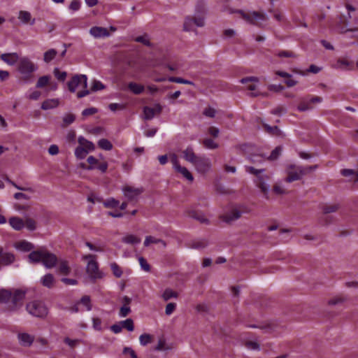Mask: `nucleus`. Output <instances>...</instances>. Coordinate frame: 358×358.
Here are the masks:
<instances>
[{
	"label": "nucleus",
	"mask_w": 358,
	"mask_h": 358,
	"mask_svg": "<svg viewBox=\"0 0 358 358\" xmlns=\"http://www.w3.org/2000/svg\"><path fill=\"white\" fill-rule=\"evenodd\" d=\"M68 89L71 92H75L77 89H82L77 94L78 98H83L90 94L87 87V77L86 75H76L67 83Z\"/></svg>",
	"instance_id": "f257e3e1"
},
{
	"label": "nucleus",
	"mask_w": 358,
	"mask_h": 358,
	"mask_svg": "<svg viewBox=\"0 0 358 358\" xmlns=\"http://www.w3.org/2000/svg\"><path fill=\"white\" fill-rule=\"evenodd\" d=\"M38 66L28 57H23L19 59L17 70L24 80H28L31 75L37 71Z\"/></svg>",
	"instance_id": "f03ea898"
},
{
	"label": "nucleus",
	"mask_w": 358,
	"mask_h": 358,
	"mask_svg": "<svg viewBox=\"0 0 358 358\" xmlns=\"http://www.w3.org/2000/svg\"><path fill=\"white\" fill-rule=\"evenodd\" d=\"M83 258L87 261L86 271L90 278L96 280L101 278L103 276V273L99 269L95 255H85Z\"/></svg>",
	"instance_id": "7ed1b4c3"
},
{
	"label": "nucleus",
	"mask_w": 358,
	"mask_h": 358,
	"mask_svg": "<svg viewBox=\"0 0 358 358\" xmlns=\"http://www.w3.org/2000/svg\"><path fill=\"white\" fill-rule=\"evenodd\" d=\"M26 309L32 316L36 317H44L48 315V308L41 301H33L29 303Z\"/></svg>",
	"instance_id": "20e7f679"
},
{
	"label": "nucleus",
	"mask_w": 358,
	"mask_h": 358,
	"mask_svg": "<svg viewBox=\"0 0 358 358\" xmlns=\"http://www.w3.org/2000/svg\"><path fill=\"white\" fill-rule=\"evenodd\" d=\"M313 170V167H296L290 166L287 171L288 176L285 179V182H292L295 180H300L308 172Z\"/></svg>",
	"instance_id": "39448f33"
},
{
	"label": "nucleus",
	"mask_w": 358,
	"mask_h": 358,
	"mask_svg": "<svg viewBox=\"0 0 358 358\" xmlns=\"http://www.w3.org/2000/svg\"><path fill=\"white\" fill-rule=\"evenodd\" d=\"M205 24V17L194 15V17L187 16L185 18L183 29L186 31L193 30L194 27H202Z\"/></svg>",
	"instance_id": "423d86ee"
},
{
	"label": "nucleus",
	"mask_w": 358,
	"mask_h": 358,
	"mask_svg": "<svg viewBox=\"0 0 358 358\" xmlns=\"http://www.w3.org/2000/svg\"><path fill=\"white\" fill-rule=\"evenodd\" d=\"M193 166L198 173H206L211 170L212 163L210 159L205 156H199Z\"/></svg>",
	"instance_id": "0eeeda50"
},
{
	"label": "nucleus",
	"mask_w": 358,
	"mask_h": 358,
	"mask_svg": "<svg viewBox=\"0 0 358 358\" xmlns=\"http://www.w3.org/2000/svg\"><path fill=\"white\" fill-rule=\"evenodd\" d=\"M122 192L126 199L129 201H134L137 199L139 195L143 192V189L126 186L122 188Z\"/></svg>",
	"instance_id": "6e6552de"
},
{
	"label": "nucleus",
	"mask_w": 358,
	"mask_h": 358,
	"mask_svg": "<svg viewBox=\"0 0 358 358\" xmlns=\"http://www.w3.org/2000/svg\"><path fill=\"white\" fill-rule=\"evenodd\" d=\"M245 169L248 173L253 174L257 177V179L255 180V183L269 180L268 176L264 173L265 171L263 169H257L252 166H246Z\"/></svg>",
	"instance_id": "1a4fd4ad"
},
{
	"label": "nucleus",
	"mask_w": 358,
	"mask_h": 358,
	"mask_svg": "<svg viewBox=\"0 0 358 358\" xmlns=\"http://www.w3.org/2000/svg\"><path fill=\"white\" fill-rule=\"evenodd\" d=\"M240 82L243 84H246L248 83H250L247 85V89L251 92L252 96H257L258 94L255 92L256 90L257 89V83H259V79L257 77L251 76V77H247L242 78Z\"/></svg>",
	"instance_id": "9d476101"
},
{
	"label": "nucleus",
	"mask_w": 358,
	"mask_h": 358,
	"mask_svg": "<svg viewBox=\"0 0 358 358\" xmlns=\"http://www.w3.org/2000/svg\"><path fill=\"white\" fill-rule=\"evenodd\" d=\"M43 255H44L43 256L41 262L43 263L45 267L49 268H52L56 265L57 258L54 254L50 253L47 250H44Z\"/></svg>",
	"instance_id": "9b49d317"
},
{
	"label": "nucleus",
	"mask_w": 358,
	"mask_h": 358,
	"mask_svg": "<svg viewBox=\"0 0 358 358\" xmlns=\"http://www.w3.org/2000/svg\"><path fill=\"white\" fill-rule=\"evenodd\" d=\"M241 14V16L248 22L252 23L253 20H265V15L258 12H252L250 15L245 13L243 10H238L236 11Z\"/></svg>",
	"instance_id": "f8f14e48"
},
{
	"label": "nucleus",
	"mask_w": 358,
	"mask_h": 358,
	"mask_svg": "<svg viewBox=\"0 0 358 358\" xmlns=\"http://www.w3.org/2000/svg\"><path fill=\"white\" fill-rule=\"evenodd\" d=\"M19 343L24 347H29L34 341V336L27 333H19L17 334Z\"/></svg>",
	"instance_id": "ddd939ff"
},
{
	"label": "nucleus",
	"mask_w": 358,
	"mask_h": 358,
	"mask_svg": "<svg viewBox=\"0 0 358 358\" xmlns=\"http://www.w3.org/2000/svg\"><path fill=\"white\" fill-rule=\"evenodd\" d=\"M183 158L188 162L191 163L192 165L194 164L196 161L198 159L199 156H197L194 152V149L192 146H188L182 152Z\"/></svg>",
	"instance_id": "4468645a"
},
{
	"label": "nucleus",
	"mask_w": 358,
	"mask_h": 358,
	"mask_svg": "<svg viewBox=\"0 0 358 358\" xmlns=\"http://www.w3.org/2000/svg\"><path fill=\"white\" fill-rule=\"evenodd\" d=\"M268 182V180H264L255 183L260 192L263 194L264 199L266 201L270 200V185Z\"/></svg>",
	"instance_id": "2eb2a0df"
},
{
	"label": "nucleus",
	"mask_w": 358,
	"mask_h": 358,
	"mask_svg": "<svg viewBox=\"0 0 358 358\" xmlns=\"http://www.w3.org/2000/svg\"><path fill=\"white\" fill-rule=\"evenodd\" d=\"M1 59L7 64L10 66L15 65L17 62H19V55L16 52L3 53L1 55Z\"/></svg>",
	"instance_id": "dca6fc26"
},
{
	"label": "nucleus",
	"mask_w": 358,
	"mask_h": 358,
	"mask_svg": "<svg viewBox=\"0 0 358 358\" xmlns=\"http://www.w3.org/2000/svg\"><path fill=\"white\" fill-rule=\"evenodd\" d=\"M90 34L94 38H103L109 36L107 29L101 27H92L90 29Z\"/></svg>",
	"instance_id": "f3484780"
},
{
	"label": "nucleus",
	"mask_w": 358,
	"mask_h": 358,
	"mask_svg": "<svg viewBox=\"0 0 358 358\" xmlns=\"http://www.w3.org/2000/svg\"><path fill=\"white\" fill-rule=\"evenodd\" d=\"M18 19L23 24L29 23L31 25L34 24L36 20L31 17V15L29 11L20 10L18 13Z\"/></svg>",
	"instance_id": "a211bd4d"
},
{
	"label": "nucleus",
	"mask_w": 358,
	"mask_h": 358,
	"mask_svg": "<svg viewBox=\"0 0 358 358\" xmlns=\"http://www.w3.org/2000/svg\"><path fill=\"white\" fill-rule=\"evenodd\" d=\"M78 142L79 145L83 147V148L88 152H92L95 150V145L82 136L78 138Z\"/></svg>",
	"instance_id": "6ab92c4d"
},
{
	"label": "nucleus",
	"mask_w": 358,
	"mask_h": 358,
	"mask_svg": "<svg viewBox=\"0 0 358 358\" xmlns=\"http://www.w3.org/2000/svg\"><path fill=\"white\" fill-rule=\"evenodd\" d=\"M161 110L162 108L159 104L156 106V110L155 108L145 106L143 108L144 118L145 120H151L155 117L156 111L157 113H159Z\"/></svg>",
	"instance_id": "aec40b11"
},
{
	"label": "nucleus",
	"mask_w": 358,
	"mask_h": 358,
	"mask_svg": "<svg viewBox=\"0 0 358 358\" xmlns=\"http://www.w3.org/2000/svg\"><path fill=\"white\" fill-rule=\"evenodd\" d=\"M8 222L10 227L16 231H20L24 227V222L22 218L18 217H10Z\"/></svg>",
	"instance_id": "412c9836"
},
{
	"label": "nucleus",
	"mask_w": 358,
	"mask_h": 358,
	"mask_svg": "<svg viewBox=\"0 0 358 358\" xmlns=\"http://www.w3.org/2000/svg\"><path fill=\"white\" fill-rule=\"evenodd\" d=\"M241 215V212L236 208L232 209L230 212L223 215V220L226 222H230L238 220Z\"/></svg>",
	"instance_id": "4be33fe9"
},
{
	"label": "nucleus",
	"mask_w": 358,
	"mask_h": 358,
	"mask_svg": "<svg viewBox=\"0 0 358 358\" xmlns=\"http://www.w3.org/2000/svg\"><path fill=\"white\" fill-rule=\"evenodd\" d=\"M44 250H39L31 252L29 256L28 259L30 263H38L42 262Z\"/></svg>",
	"instance_id": "5701e85b"
},
{
	"label": "nucleus",
	"mask_w": 358,
	"mask_h": 358,
	"mask_svg": "<svg viewBox=\"0 0 358 358\" xmlns=\"http://www.w3.org/2000/svg\"><path fill=\"white\" fill-rule=\"evenodd\" d=\"M176 172L180 173L185 179L192 182L194 180V177L191 172L185 166H178L174 169Z\"/></svg>",
	"instance_id": "b1692460"
},
{
	"label": "nucleus",
	"mask_w": 358,
	"mask_h": 358,
	"mask_svg": "<svg viewBox=\"0 0 358 358\" xmlns=\"http://www.w3.org/2000/svg\"><path fill=\"white\" fill-rule=\"evenodd\" d=\"M59 104V100L58 99H48L44 101L41 104V108L43 110H50L57 108Z\"/></svg>",
	"instance_id": "393cba45"
},
{
	"label": "nucleus",
	"mask_w": 358,
	"mask_h": 358,
	"mask_svg": "<svg viewBox=\"0 0 358 358\" xmlns=\"http://www.w3.org/2000/svg\"><path fill=\"white\" fill-rule=\"evenodd\" d=\"M14 246L17 250L22 252H29L34 248V245L27 241L17 242Z\"/></svg>",
	"instance_id": "a878e982"
},
{
	"label": "nucleus",
	"mask_w": 358,
	"mask_h": 358,
	"mask_svg": "<svg viewBox=\"0 0 358 358\" xmlns=\"http://www.w3.org/2000/svg\"><path fill=\"white\" fill-rule=\"evenodd\" d=\"M123 301H124V305L120 308V310L119 312V316L120 317H126L127 315H129V313L131 311L130 307L129 306L130 303L131 299L129 297L125 296L123 299Z\"/></svg>",
	"instance_id": "bb28decb"
},
{
	"label": "nucleus",
	"mask_w": 358,
	"mask_h": 358,
	"mask_svg": "<svg viewBox=\"0 0 358 358\" xmlns=\"http://www.w3.org/2000/svg\"><path fill=\"white\" fill-rule=\"evenodd\" d=\"M141 239L134 234H128L124 236L122 241L127 244L137 245L141 243Z\"/></svg>",
	"instance_id": "cd10ccee"
},
{
	"label": "nucleus",
	"mask_w": 358,
	"mask_h": 358,
	"mask_svg": "<svg viewBox=\"0 0 358 358\" xmlns=\"http://www.w3.org/2000/svg\"><path fill=\"white\" fill-rule=\"evenodd\" d=\"M15 260V256L12 253L3 252L0 255V262L3 265H9Z\"/></svg>",
	"instance_id": "c85d7f7f"
},
{
	"label": "nucleus",
	"mask_w": 358,
	"mask_h": 358,
	"mask_svg": "<svg viewBox=\"0 0 358 358\" xmlns=\"http://www.w3.org/2000/svg\"><path fill=\"white\" fill-rule=\"evenodd\" d=\"M207 13L206 6V3L203 1H199L197 2L195 10H194V14L196 15H200L202 17H206Z\"/></svg>",
	"instance_id": "c756f323"
},
{
	"label": "nucleus",
	"mask_w": 358,
	"mask_h": 358,
	"mask_svg": "<svg viewBox=\"0 0 358 358\" xmlns=\"http://www.w3.org/2000/svg\"><path fill=\"white\" fill-rule=\"evenodd\" d=\"M41 282L43 286L51 288L54 285L55 278L52 274L48 273L41 278Z\"/></svg>",
	"instance_id": "7c9ffc66"
},
{
	"label": "nucleus",
	"mask_w": 358,
	"mask_h": 358,
	"mask_svg": "<svg viewBox=\"0 0 358 358\" xmlns=\"http://www.w3.org/2000/svg\"><path fill=\"white\" fill-rule=\"evenodd\" d=\"M129 90L134 94H140L144 91V86L136 83L131 82L128 84Z\"/></svg>",
	"instance_id": "2f4dec72"
},
{
	"label": "nucleus",
	"mask_w": 358,
	"mask_h": 358,
	"mask_svg": "<svg viewBox=\"0 0 358 358\" xmlns=\"http://www.w3.org/2000/svg\"><path fill=\"white\" fill-rule=\"evenodd\" d=\"M25 296V292L22 290H15L12 294L11 300L15 306H17L18 302L21 301Z\"/></svg>",
	"instance_id": "473e14b6"
},
{
	"label": "nucleus",
	"mask_w": 358,
	"mask_h": 358,
	"mask_svg": "<svg viewBox=\"0 0 358 358\" xmlns=\"http://www.w3.org/2000/svg\"><path fill=\"white\" fill-rule=\"evenodd\" d=\"M97 144H98V146L103 150L109 151L113 149L112 143L108 139H106V138L100 139L98 141Z\"/></svg>",
	"instance_id": "72a5a7b5"
},
{
	"label": "nucleus",
	"mask_w": 358,
	"mask_h": 358,
	"mask_svg": "<svg viewBox=\"0 0 358 358\" xmlns=\"http://www.w3.org/2000/svg\"><path fill=\"white\" fill-rule=\"evenodd\" d=\"M338 203H329L327 204L322 208V212L324 214L331 213L337 211L339 209Z\"/></svg>",
	"instance_id": "f704fd0d"
},
{
	"label": "nucleus",
	"mask_w": 358,
	"mask_h": 358,
	"mask_svg": "<svg viewBox=\"0 0 358 358\" xmlns=\"http://www.w3.org/2000/svg\"><path fill=\"white\" fill-rule=\"evenodd\" d=\"M50 76H43L40 77L36 83V87L37 88H43L47 85L50 83Z\"/></svg>",
	"instance_id": "c9c22d12"
},
{
	"label": "nucleus",
	"mask_w": 358,
	"mask_h": 358,
	"mask_svg": "<svg viewBox=\"0 0 358 358\" xmlns=\"http://www.w3.org/2000/svg\"><path fill=\"white\" fill-rule=\"evenodd\" d=\"M162 243L164 247L166 246L165 242L164 241H162V239L156 238L151 236H148L145 237V239L144 241V245L148 247L151 243Z\"/></svg>",
	"instance_id": "e433bc0d"
},
{
	"label": "nucleus",
	"mask_w": 358,
	"mask_h": 358,
	"mask_svg": "<svg viewBox=\"0 0 358 358\" xmlns=\"http://www.w3.org/2000/svg\"><path fill=\"white\" fill-rule=\"evenodd\" d=\"M341 173L345 177H350L354 181L358 182V172H355L352 169H343Z\"/></svg>",
	"instance_id": "4c0bfd02"
},
{
	"label": "nucleus",
	"mask_w": 358,
	"mask_h": 358,
	"mask_svg": "<svg viewBox=\"0 0 358 358\" xmlns=\"http://www.w3.org/2000/svg\"><path fill=\"white\" fill-rule=\"evenodd\" d=\"M152 336L149 334H143L139 336V342L142 346H145L152 341Z\"/></svg>",
	"instance_id": "58836bf2"
},
{
	"label": "nucleus",
	"mask_w": 358,
	"mask_h": 358,
	"mask_svg": "<svg viewBox=\"0 0 358 358\" xmlns=\"http://www.w3.org/2000/svg\"><path fill=\"white\" fill-rule=\"evenodd\" d=\"M171 348L168 346L166 340L164 338H161L159 339L157 345L155 348V349L157 351H164L169 350Z\"/></svg>",
	"instance_id": "ea45409f"
},
{
	"label": "nucleus",
	"mask_w": 358,
	"mask_h": 358,
	"mask_svg": "<svg viewBox=\"0 0 358 358\" xmlns=\"http://www.w3.org/2000/svg\"><path fill=\"white\" fill-rule=\"evenodd\" d=\"M41 95L40 91L35 89H30L27 93V97L31 100H38Z\"/></svg>",
	"instance_id": "a19ab883"
},
{
	"label": "nucleus",
	"mask_w": 358,
	"mask_h": 358,
	"mask_svg": "<svg viewBox=\"0 0 358 358\" xmlns=\"http://www.w3.org/2000/svg\"><path fill=\"white\" fill-rule=\"evenodd\" d=\"M204 147L207 149L213 150L218 148L219 145L215 141L210 138H206L203 141Z\"/></svg>",
	"instance_id": "79ce46f5"
},
{
	"label": "nucleus",
	"mask_w": 358,
	"mask_h": 358,
	"mask_svg": "<svg viewBox=\"0 0 358 358\" xmlns=\"http://www.w3.org/2000/svg\"><path fill=\"white\" fill-rule=\"evenodd\" d=\"M12 293L6 289L0 291V302L6 303L11 299Z\"/></svg>",
	"instance_id": "37998d69"
},
{
	"label": "nucleus",
	"mask_w": 358,
	"mask_h": 358,
	"mask_svg": "<svg viewBox=\"0 0 358 358\" xmlns=\"http://www.w3.org/2000/svg\"><path fill=\"white\" fill-rule=\"evenodd\" d=\"M89 152H87L83 147L78 145L75 150V156L78 159H83L86 157Z\"/></svg>",
	"instance_id": "c03bdc74"
},
{
	"label": "nucleus",
	"mask_w": 358,
	"mask_h": 358,
	"mask_svg": "<svg viewBox=\"0 0 358 358\" xmlns=\"http://www.w3.org/2000/svg\"><path fill=\"white\" fill-rule=\"evenodd\" d=\"M62 120L63 126L65 127L72 124L76 120V116L72 113H66L64 115Z\"/></svg>",
	"instance_id": "a18cd8bd"
},
{
	"label": "nucleus",
	"mask_w": 358,
	"mask_h": 358,
	"mask_svg": "<svg viewBox=\"0 0 358 358\" xmlns=\"http://www.w3.org/2000/svg\"><path fill=\"white\" fill-rule=\"evenodd\" d=\"M57 54V52L55 49H50L44 53L43 59L45 62L48 63L55 57Z\"/></svg>",
	"instance_id": "49530a36"
},
{
	"label": "nucleus",
	"mask_w": 358,
	"mask_h": 358,
	"mask_svg": "<svg viewBox=\"0 0 358 358\" xmlns=\"http://www.w3.org/2000/svg\"><path fill=\"white\" fill-rule=\"evenodd\" d=\"M119 201L115 199L114 198H108L106 201H103V205L106 208H114L119 206Z\"/></svg>",
	"instance_id": "de8ad7c7"
},
{
	"label": "nucleus",
	"mask_w": 358,
	"mask_h": 358,
	"mask_svg": "<svg viewBox=\"0 0 358 358\" xmlns=\"http://www.w3.org/2000/svg\"><path fill=\"white\" fill-rule=\"evenodd\" d=\"M208 245L206 240H196L192 241L190 247L194 249H201L205 248Z\"/></svg>",
	"instance_id": "09e8293b"
},
{
	"label": "nucleus",
	"mask_w": 358,
	"mask_h": 358,
	"mask_svg": "<svg viewBox=\"0 0 358 358\" xmlns=\"http://www.w3.org/2000/svg\"><path fill=\"white\" fill-rule=\"evenodd\" d=\"M53 73L57 80L62 82L66 80L67 76V73L66 71H61L58 68L54 69Z\"/></svg>",
	"instance_id": "8fccbe9b"
},
{
	"label": "nucleus",
	"mask_w": 358,
	"mask_h": 358,
	"mask_svg": "<svg viewBox=\"0 0 358 358\" xmlns=\"http://www.w3.org/2000/svg\"><path fill=\"white\" fill-rule=\"evenodd\" d=\"M273 191L275 194L278 195L286 194L287 193L285 188L280 182H277L273 186Z\"/></svg>",
	"instance_id": "3c124183"
},
{
	"label": "nucleus",
	"mask_w": 358,
	"mask_h": 358,
	"mask_svg": "<svg viewBox=\"0 0 358 358\" xmlns=\"http://www.w3.org/2000/svg\"><path fill=\"white\" fill-rule=\"evenodd\" d=\"M178 296L177 293L171 289H166L162 294V298L164 301H168L171 298H176Z\"/></svg>",
	"instance_id": "603ef678"
},
{
	"label": "nucleus",
	"mask_w": 358,
	"mask_h": 358,
	"mask_svg": "<svg viewBox=\"0 0 358 358\" xmlns=\"http://www.w3.org/2000/svg\"><path fill=\"white\" fill-rule=\"evenodd\" d=\"M110 268L113 275L117 278H120L122 275V268L115 262L110 264Z\"/></svg>",
	"instance_id": "864d4df0"
},
{
	"label": "nucleus",
	"mask_w": 358,
	"mask_h": 358,
	"mask_svg": "<svg viewBox=\"0 0 358 358\" xmlns=\"http://www.w3.org/2000/svg\"><path fill=\"white\" fill-rule=\"evenodd\" d=\"M92 327L94 330L99 331H102L103 328L101 326V324H102L101 319H100L99 317H93L92 318Z\"/></svg>",
	"instance_id": "5fc2aeb1"
},
{
	"label": "nucleus",
	"mask_w": 358,
	"mask_h": 358,
	"mask_svg": "<svg viewBox=\"0 0 358 358\" xmlns=\"http://www.w3.org/2000/svg\"><path fill=\"white\" fill-rule=\"evenodd\" d=\"M122 324V329H127L129 331H134V322L131 319L129 318L124 321H121Z\"/></svg>",
	"instance_id": "6e6d98bb"
},
{
	"label": "nucleus",
	"mask_w": 358,
	"mask_h": 358,
	"mask_svg": "<svg viewBox=\"0 0 358 358\" xmlns=\"http://www.w3.org/2000/svg\"><path fill=\"white\" fill-rule=\"evenodd\" d=\"M136 42L141 43L146 46H150L151 43L150 42V38L147 34H144L143 36H137L135 39Z\"/></svg>",
	"instance_id": "4d7b16f0"
},
{
	"label": "nucleus",
	"mask_w": 358,
	"mask_h": 358,
	"mask_svg": "<svg viewBox=\"0 0 358 358\" xmlns=\"http://www.w3.org/2000/svg\"><path fill=\"white\" fill-rule=\"evenodd\" d=\"M105 88L104 85L99 80H94L92 83L91 91L96 92L99 90H103Z\"/></svg>",
	"instance_id": "13d9d810"
},
{
	"label": "nucleus",
	"mask_w": 358,
	"mask_h": 358,
	"mask_svg": "<svg viewBox=\"0 0 358 358\" xmlns=\"http://www.w3.org/2000/svg\"><path fill=\"white\" fill-rule=\"evenodd\" d=\"M80 303L86 308V310L90 311L92 310L90 298L88 296H83L80 299Z\"/></svg>",
	"instance_id": "bf43d9fd"
},
{
	"label": "nucleus",
	"mask_w": 358,
	"mask_h": 358,
	"mask_svg": "<svg viewBox=\"0 0 358 358\" xmlns=\"http://www.w3.org/2000/svg\"><path fill=\"white\" fill-rule=\"evenodd\" d=\"M350 62L346 59H338L334 65V68L336 69H343L344 66H349Z\"/></svg>",
	"instance_id": "052dcab7"
},
{
	"label": "nucleus",
	"mask_w": 358,
	"mask_h": 358,
	"mask_svg": "<svg viewBox=\"0 0 358 358\" xmlns=\"http://www.w3.org/2000/svg\"><path fill=\"white\" fill-rule=\"evenodd\" d=\"M313 108V107L310 106V103L309 102H302L301 103L298 107L297 109L299 111L301 112H305L310 110Z\"/></svg>",
	"instance_id": "680f3d73"
},
{
	"label": "nucleus",
	"mask_w": 358,
	"mask_h": 358,
	"mask_svg": "<svg viewBox=\"0 0 358 358\" xmlns=\"http://www.w3.org/2000/svg\"><path fill=\"white\" fill-rule=\"evenodd\" d=\"M169 158H170V161H171V164L173 165V169H175L178 166H180L178 157L176 154H175V153L171 154L169 155Z\"/></svg>",
	"instance_id": "e2e57ef3"
},
{
	"label": "nucleus",
	"mask_w": 358,
	"mask_h": 358,
	"mask_svg": "<svg viewBox=\"0 0 358 358\" xmlns=\"http://www.w3.org/2000/svg\"><path fill=\"white\" fill-rule=\"evenodd\" d=\"M287 113V110L285 107L282 106H278L273 110H272L271 113L278 115V116H282Z\"/></svg>",
	"instance_id": "0e129e2a"
},
{
	"label": "nucleus",
	"mask_w": 358,
	"mask_h": 358,
	"mask_svg": "<svg viewBox=\"0 0 358 358\" xmlns=\"http://www.w3.org/2000/svg\"><path fill=\"white\" fill-rule=\"evenodd\" d=\"M138 259L141 268L147 272L150 271V267L146 260L143 257H139Z\"/></svg>",
	"instance_id": "69168bd1"
},
{
	"label": "nucleus",
	"mask_w": 358,
	"mask_h": 358,
	"mask_svg": "<svg viewBox=\"0 0 358 358\" xmlns=\"http://www.w3.org/2000/svg\"><path fill=\"white\" fill-rule=\"evenodd\" d=\"M24 227L29 231H34L36 229V222L32 219H27L24 222Z\"/></svg>",
	"instance_id": "338daca9"
},
{
	"label": "nucleus",
	"mask_w": 358,
	"mask_h": 358,
	"mask_svg": "<svg viewBox=\"0 0 358 358\" xmlns=\"http://www.w3.org/2000/svg\"><path fill=\"white\" fill-rule=\"evenodd\" d=\"M282 152V148L281 147H277L275 148L271 152V154L268 157V159L274 160L276 159L279 155H280Z\"/></svg>",
	"instance_id": "774afa93"
}]
</instances>
